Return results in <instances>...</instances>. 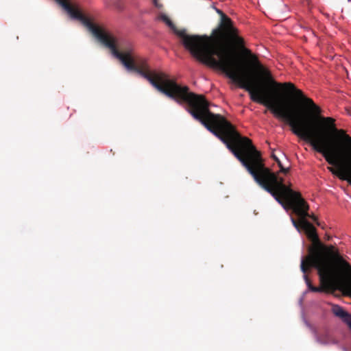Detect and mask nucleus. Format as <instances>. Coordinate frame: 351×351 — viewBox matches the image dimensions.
<instances>
[{
	"mask_svg": "<svg viewBox=\"0 0 351 351\" xmlns=\"http://www.w3.org/2000/svg\"><path fill=\"white\" fill-rule=\"evenodd\" d=\"M174 100L179 104L186 103L193 117L226 145L255 181L278 202L291 209L299 217L298 220L291 218L293 226L299 232L303 230L312 243L308 249V254L302 258V271L306 273L311 268H315L322 283L332 284L335 281L334 263L347 267L349 263L335 250L333 245L326 246L321 242L316 228L306 219L309 206L301 194L286 186L283 178H278L275 173L265 167L261 154L252 141L241 136L222 116L212 113L209 110V103L205 98H174Z\"/></svg>",
	"mask_w": 351,
	"mask_h": 351,
	"instance_id": "obj_1",
	"label": "nucleus"
},
{
	"mask_svg": "<svg viewBox=\"0 0 351 351\" xmlns=\"http://www.w3.org/2000/svg\"><path fill=\"white\" fill-rule=\"evenodd\" d=\"M221 22L213 32V38L207 36L189 35L186 29H178L165 14L158 19L164 22L180 39L184 48L202 64L219 69L234 83L250 94L252 101L268 109L280 98L276 90L295 88L291 82L275 81L271 72L265 68L256 55L245 47L231 19L221 10Z\"/></svg>",
	"mask_w": 351,
	"mask_h": 351,
	"instance_id": "obj_2",
	"label": "nucleus"
},
{
	"mask_svg": "<svg viewBox=\"0 0 351 351\" xmlns=\"http://www.w3.org/2000/svg\"><path fill=\"white\" fill-rule=\"evenodd\" d=\"M308 110V117L301 119L295 111L280 105L279 99L269 109L274 115L291 127V132L308 143L313 149L321 154L330 165L327 169L341 180L351 184V136L346 130L338 129L335 119L322 116V109L312 99L295 87L287 88Z\"/></svg>",
	"mask_w": 351,
	"mask_h": 351,
	"instance_id": "obj_3",
	"label": "nucleus"
},
{
	"mask_svg": "<svg viewBox=\"0 0 351 351\" xmlns=\"http://www.w3.org/2000/svg\"><path fill=\"white\" fill-rule=\"evenodd\" d=\"M70 16L82 23V12L80 6L72 0H55Z\"/></svg>",
	"mask_w": 351,
	"mask_h": 351,
	"instance_id": "obj_4",
	"label": "nucleus"
},
{
	"mask_svg": "<svg viewBox=\"0 0 351 351\" xmlns=\"http://www.w3.org/2000/svg\"><path fill=\"white\" fill-rule=\"evenodd\" d=\"M332 312L336 317L341 319L351 330V314L346 311L339 305H333L332 307Z\"/></svg>",
	"mask_w": 351,
	"mask_h": 351,
	"instance_id": "obj_5",
	"label": "nucleus"
},
{
	"mask_svg": "<svg viewBox=\"0 0 351 351\" xmlns=\"http://www.w3.org/2000/svg\"><path fill=\"white\" fill-rule=\"evenodd\" d=\"M334 274H335V281L331 284V285H327V284H325V283H322V280H321V278H319L320 279V282H321V285H322V287H314L312 284H309L308 285V289L311 291H313V292H321L322 291H324V289H334L335 287H336L337 286V285H339L340 283V280L339 279L336 272H335V269H334Z\"/></svg>",
	"mask_w": 351,
	"mask_h": 351,
	"instance_id": "obj_6",
	"label": "nucleus"
},
{
	"mask_svg": "<svg viewBox=\"0 0 351 351\" xmlns=\"http://www.w3.org/2000/svg\"><path fill=\"white\" fill-rule=\"evenodd\" d=\"M317 341L323 345L336 343V341L329 334L319 335Z\"/></svg>",
	"mask_w": 351,
	"mask_h": 351,
	"instance_id": "obj_7",
	"label": "nucleus"
},
{
	"mask_svg": "<svg viewBox=\"0 0 351 351\" xmlns=\"http://www.w3.org/2000/svg\"><path fill=\"white\" fill-rule=\"evenodd\" d=\"M306 217H308V216H306ZM308 217H310L311 219H312V220L317 225V226H320V223L319 222L316 216H315L314 215H310L308 214Z\"/></svg>",
	"mask_w": 351,
	"mask_h": 351,
	"instance_id": "obj_8",
	"label": "nucleus"
},
{
	"mask_svg": "<svg viewBox=\"0 0 351 351\" xmlns=\"http://www.w3.org/2000/svg\"><path fill=\"white\" fill-rule=\"evenodd\" d=\"M152 2L154 6L158 8H161L162 7V5L159 3L158 0H152Z\"/></svg>",
	"mask_w": 351,
	"mask_h": 351,
	"instance_id": "obj_9",
	"label": "nucleus"
},
{
	"mask_svg": "<svg viewBox=\"0 0 351 351\" xmlns=\"http://www.w3.org/2000/svg\"><path fill=\"white\" fill-rule=\"evenodd\" d=\"M289 171V168H285L284 167H281V169H280V172L283 173L285 174L287 173Z\"/></svg>",
	"mask_w": 351,
	"mask_h": 351,
	"instance_id": "obj_10",
	"label": "nucleus"
},
{
	"mask_svg": "<svg viewBox=\"0 0 351 351\" xmlns=\"http://www.w3.org/2000/svg\"><path fill=\"white\" fill-rule=\"evenodd\" d=\"M304 274H306V273H304ZM304 280H305V282H306V283L307 286H308L309 284H311V280H310V279L308 278V276H307V275L304 274Z\"/></svg>",
	"mask_w": 351,
	"mask_h": 351,
	"instance_id": "obj_11",
	"label": "nucleus"
},
{
	"mask_svg": "<svg viewBox=\"0 0 351 351\" xmlns=\"http://www.w3.org/2000/svg\"><path fill=\"white\" fill-rule=\"evenodd\" d=\"M272 157L274 158V160L277 162L278 160H280V159L276 156L275 155H272Z\"/></svg>",
	"mask_w": 351,
	"mask_h": 351,
	"instance_id": "obj_12",
	"label": "nucleus"
},
{
	"mask_svg": "<svg viewBox=\"0 0 351 351\" xmlns=\"http://www.w3.org/2000/svg\"><path fill=\"white\" fill-rule=\"evenodd\" d=\"M277 164H278V167H280V169H281V167H283L282 163H281V162H280V160H278L277 162Z\"/></svg>",
	"mask_w": 351,
	"mask_h": 351,
	"instance_id": "obj_13",
	"label": "nucleus"
},
{
	"mask_svg": "<svg viewBox=\"0 0 351 351\" xmlns=\"http://www.w3.org/2000/svg\"><path fill=\"white\" fill-rule=\"evenodd\" d=\"M277 164H278V167H280V169H281V167H283L282 163H281V162H280V160H278L277 162Z\"/></svg>",
	"mask_w": 351,
	"mask_h": 351,
	"instance_id": "obj_14",
	"label": "nucleus"
}]
</instances>
